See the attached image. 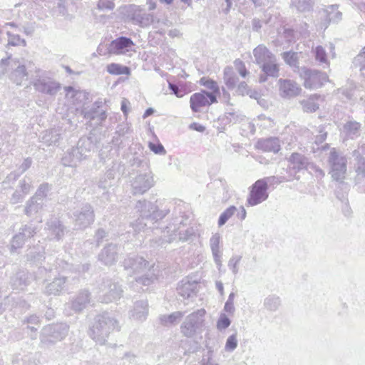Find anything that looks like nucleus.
I'll return each instance as SVG.
<instances>
[{
    "instance_id": "60",
    "label": "nucleus",
    "mask_w": 365,
    "mask_h": 365,
    "mask_svg": "<svg viewBox=\"0 0 365 365\" xmlns=\"http://www.w3.org/2000/svg\"><path fill=\"white\" fill-rule=\"evenodd\" d=\"M354 66L362 71L365 70V52L357 55L353 61Z\"/></svg>"
},
{
    "instance_id": "64",
    "label": "nucleus",
    "mask_w": 365,
    "mask_h": 365,
    "mask_svg": "<svg viewBox=\"0 0 365 365\" xmlns=\"http://www.w3.org/2000/svg\"><path fill=\"white\" fill-rule=\"evenodd\" d=\"M148 147L151 151H153L155 154L158 155H165L166 150L164 148L163 145L161 143H154L150 142L148 144Z\"/></svg>"
},
{
    "instance_id": "8",
    "label": "nucleus",
    "mask_w": 365,
    "mask_h": 365,
    "mask_svg": "<svg viewBox=\"0 0 365 365\" xmlns=\"http://www.w3.org/2000/svg\"><path fill=\"white\" fill-rule=\"evenodd\" d=\"M205 314V310L200 309L187 316L180 326L183 336L191 338L200 333L204 326Z\"/></svg>"
},
{
    "instance_id": "53",
    "label": "nucleus",
    "mask_w": 365,
    "mask_h": 365,
    "mask_svg": "<svg viewBox=\"0 0 365 365\" xmlns=\"http://www.w3.org/2000/svg\"><path fill=\"white\" fill-rule=\"evenodd\" d=\"M220 234L215 233L210 240V246L212 255L222 253L220 250Z\"/></svg>"
},
{
    "instance_id": "7",
    "label": "nucleus",
    "mask_w": 365,
    "mask_h": 365,
    "mask_svg": "<svg viewBox=\"0 0 365 365\" xmlns=\"http://www.w3.org/2000/svg\"><path fill=\"white\" fill-rule=\"evenodd\" d=\"M187 219H184L183 216L181 217V220L176 217L174 219L173 223L165 228L164 232H166L168 234L170 232V235L168 236V240H167L168 242H173L177 237L179 241L186 242L194 236L195 230L192 227H187L185 228L187 225Z\"/></svg>"
},
{
    "instance_id": "36",
    "label": "nucleus",
    "mask_w": 365,
    "mask_h": 365,
    "mask_svg": "<svg viewBox=\"0 0 365 365\" xmlns=\"http://www.w3.org/2000/svg\"><path fill=\"white\" fill-rule=\"evenodd\" d=\"M61 138V133H60V130L54 128L50 130H46L43 133L41 137V143L48 146L55 145L58 143Z\"/></svg>"
},
{
    "instance_id": "40",
    "label": "nucleus",
    "mask_w": 365,
    "mask_h": 365,
    "mask_svg": "<svg viewBox=\"0 0 365 365\" xmlns=\"http://www.w3.org/2000/svg\"><path fill=\"white\" fill-rule=\"evenodd\" d=\"M106 70L110 74L113 75H129L130 73V69L129 67L115 63L108 64Z\"/></svg>"
},
{
    "instance_id": "25",
    "label": "nucleus",
    "mask_w": 365,
    "mask_h": 365,
    "mask_svg": "<svg viewBox=\"0 0 365 365\" xmlns=\"http://www.w3.org/2000/svg\"><path fill=\"white\" fill-rule=\"evenodd\" d=\"M46 229L48 231L49 237L53 239L59 240L64 235L65 227L56 217H52L47 222Z\"/></svg>"
},
{
    "instance_id": "9",
    "label": "nucleus",
    "mask_w": 365,
    "mask_h": 365,
    "mask_svg": "<svg viewBox=\"0 0 365 365\" xmlns=\"http://www.w3.org/2000/svg\"><path fill=\"white\" fill-rule=\"evenodd\" d=\"M328 163L331 167L332 179L337 182H342L346 172L347 160L346 157L334 148L330 151Z\"/></svg>"
},
{
    "instance_id": "12",
    "label": "nucleus",
    "mask_w": 365,
    "mask_h": 365,
    "mask_svg": "<svg viewBox=\"0 0 365 365\" xmlns=\"http://www.w3.org/2000/svg\"><path fill=\"white\" fill-rule=\"evenodd\" d=\"M72 218L75 222V226L78 229L88 227L95 220L93 207L89 203L83 204L81 207L73 212Z\"/></svg>"
},
{
    "instance_id": "61",
    "label": "nucleus",
    "mask_w": 365,
    "mask_h": 365,
    "mask_svg": "<svg viewBox=\"0 0 365 365\" xmlns=\"http://www.w3.org/2000/svg\"><path fill=\"white\" fill-rule=\"evenodd\" d=\"M237 334H233L227 338L225 349L227 351H232L237 348Z\"/></svg>"
},
{
    "instance_id": "41",
    "label": "nucleus",
    "mask_w": 365,
    "mask_h": 365,
    "mask_svg": "<svg viewBox=\"0 0 365 365\" xmlns=\"http://www.w3.org/2000/svg\"><path fill=\"white\" fill-rule=\"evenodd\" d=\"M38 228V226L36 225L33 222H29L24 225L19 229V232L21 235L28 240L34 236V235L37 232Z\"/></svg>"
},
{
    "instance_id": "59",
    "label": "nucleus",
    "mask_w": 365,
    "mask_h": 365,
    "mask_svg": "<svg viewBox=\"0 0 365 365\" xmlns=\"http://www.w3.org/2000/svg\"><path fill=\"white\" fill-rule=\"evenodd\" d=\"M230 324L229 317L225 314H221L217 322V327L219 330H224L229 327Z\"/></svg>"
},
{
    "instance_id": "49",
    "label": "nucleus",
    "mask_w": 365,
    "mask_h": 365,
    "mask_svg": "<svg viewBox=\"0 0 365 365\" xmlns=\"http://www.w3.org/2000/svg\"><path fill=\"white\" fill-rule=\"evenodd\" d=\"M19 177V174H17L16 171L9 173L4 180L1 182L2 190H6L13 187L16 181Z\"/></svg>"
},
{
    "instance_id": "57",
    "label": "nucleus",
    "mask_w": 365,
    "mask_h": 365,
    "mask_svg": "<svg viewBox=\"0 0 365 365\" xmlns=\"http://www.w3.org/2000/svg\"><path fill=\"white\" fill-rule=\"evenodd\" d=\"M200 83L201 85L205 86L208 89L212 90L213 93H219V87L215 81L206 78H202L200 81Z\"/></svg>"
},
{
    "instance_id": "44",
    "label": "nucleus",
    "mask_w": 365,
    "mask_h": 365,
    "mask_svg": "<svg viewBox=\"0 0 365 365\" xmlns=\"http://www.w3.org/2000/svg\"><path fill=\"white\" fill-rule=\"evenodd\" d=\"M282 57L287 64L291 67L297 68L299 73L298 53L294 51H286L282 53Z\"/></svg>"
},
{
    "instance_id": "28",
    "label": "nucleus",
    "mask_w": 365,
    "mask_h": 365,
    "mask_svg": "<svg viewBox=\"0 0 365 365\" xmlns=\"http://www.w3.org/2000/svg\"><path fill=\"white\" fill-rule=\"evenodd\" d=\"M257 147L264 152L277 153L281 149L280 140L274 137L261 139L257 141Z\"/></svg>"
},
{
    "instance_id": "30",
    "label": "nucleus",
    "mask_w": 365,
    "mask_h": 365,
    "mask_svg": "<svg viewBox=\"0 0 365 365\" xmlns=\"http://www.w3.org/2000/svg\"><path fill=\"white\" fill-rule=\"evenodd\" d=\"M90 302V292L86 289L81 290L72 301L71 308L75 312H81L83 309L86 308Z\"/></svg>"
},
{
    "instance_id": "37",
    "label": "nucleus",
    "mask_w": 365,
    "mask_h": 365,
    "mask_svg": "<svg viewBox=\"0 0 365 365\" xmlns=\"http://www.w3.org/2000/svg\"><path fill=\"white\" fill-rule=\"evenodd\" d=\"M43 206V202H42V200H38L36 199V197H31L30 200L26 202L24 213L29 217L32 216L41 210Z\"/></svg>"
},
{
    "instance_id": "55",
    "label": "nucleus",
    "mask_w": 365,
    "mask_h": 365,
    "mask_svg": "<svg viewBox=\"0 0 365 365\" xmlns=\"http://www.w3.org/2000/svg\"><path fill=\"white\" fill-rule=\"evenodd\" d=\"M163 232V238L160 237L158 238L153 239L150 240V246L153 248H158L163 247L166 243H169L167 240H168V236L170 235V233H167L166 232Z\"/></svg>"
},
{
    "instance_id": "51",
    "label": "nucleus",
    "mask_w": 365,
    "mask_h": 365,
    "mask_svg": "<svg viewBox=\"0 0 365 365\" xmlns=\"http://www.w3.org/2000/svg\"><path fill=\"white\" fill-rule=\"evenodd\" d=\"M236 207L232 205L227 208L220 215L218 220V225L220 227L224 225L227 220L235 214L236 212Z\"/></svg>"
},
{
    "instance_id": "16",
    "label": "nucleus",
    "mask_w": 365,
    "mask_h": 365,
    "mask_svg": "<svg viewBox=\"0 0 365 365\" xmlns=\"http://www.w3.org/2000/svg\"><path fill=\"white\" fill-rule=\"evenodd\" d=\"M134 46L130 38L120 36L112 41L107 48L108 53L110 54H124L131 50Z\"/></svg>"
},
{
    "instance_id": "21",
    "label": "nucleus",
    "mask_w": 365,
    "mask_h": 365,
    "mask_svg": "<svg viewBox=\"0 0 365 365\" xmlns=\"http://www.w3.org/2000/svg\"><path fill=\"white\" fill-rule=\"evenodd\" d=\"M31 188V180L29 178L25 177L19 182V186L11 195L10 202L16 204L21 202L25 196L30 192Z\"/></svg>"
},
{
    "instance_id": "56",
    "label": "nucleus",
    "mask_w": 365,
    "mask_h": 365,
    "mask_svg": "<svg viewBox=\"0 0 365 365\" xmlns=\"http://www.w3.org/2000/svg\"><path fill=\"white\" fill-rule=\"evenodd\" d=\"M311 174L314 175L316 178L318 180H322L324 175L325 173L323 170H322L319 166L313 163H309L307 170Z\"/></svg>"
},
{
    "instance_id": "45",
    "label": "nucleus",
    "mask_w": 365,
    "mask_h": 365,
    "mask_svg": "<svg viewBox=\"0 0 365 365\" xmlns=\"http://www.w3.org/2000/svg\"><path fill=\"white\" fill-rule=\"evenodd\" d=\"M338 5L334 4L329 6L326 10L327 19L329 22L336 23L341 19L342 14L337 11Z\"/></svg>"
},
{
    "instance_id": "15",
    "label": "nucleus",
    "mask_w": 365,
    "mask_h": 365,
    "mask_svg": "<svg viewBox=\"0 0 365 365\" xmlns=\"http://www.w3.org/2000/svg\"><path fill=\"white\" fill-rule=\"evenodd\" d=\"M120 247L113 243L106 245L98 256V260L106 266L115 264L118 259Z\"/></svg>"
},
{
    "instance_id": "34",
    "label": "nucleus",
    "mask_w": 365,
    "mask_h": 365,
    "mask_svg": "<svg viewBox=\"0 0 365 365\" xmlns=\"http://www.w3.org/2000/svg\"><path fill=\"white\" fill-rule=\"evenodd\" d=\"M361 125L356 120H348L343 125V132L347 138L354 139L360 135Z\"/></svg>"
},
{
    "instance_id": "58",
    "label": "nucleus",
    "mask_w": 365,
    "mask_h": 365,
    "mask_svg": "<svg viewBox=\"0 0 365 365\" xmlns=\"http://www.w3.org/2000/svg\"><path fill=\"white\" fill-rule=\"evenodd\" d=\"M168 88L172 93L175 95L178 98H181L185 94V91L182 86L168 82Z\"/></svg>"
},
{
    "instance_id": "11",
    "label": "nucleus",
    "mask_w": 365,
    "mask_h": 365,
    "mask_svg": "<svg viewBox=\"0 0 365 365\" xmlns=\"http://www.w3.org/2000/svg\"><path fill=\"white\" fill-rule=\"evenodd\" d=\"M137 212L140 213V218L132 222V227L135 232H139L145 230L148 227V218L150 213L153 212L156 205L145 200H138L135 207Z\"/></svg>"
},
{
    "instance_id": "14",
    "label": "nucleus",
    "mask_w": 365,
    "mask_h": 365,
    "mask_svg": "<svg viewBox=\"0 0 365 365\" xmlns=\"http://www.w3.org/2000/svg\"><path fill=\"white\" fill-rule=\"evenodd\" d=\"M217 102L216 95L205 91L193 93L190 98V108L195 112L200 111V108Z\"/></svg>"
},
{
    "instance_id": "2",
    "label": "nucleus",
    "mask_w": 365,
    "mask_h": 365,
    "mask_svg": "<svg viewBox=\"0 0 365 365\" xmlns=\"http://www.w3.org/2000/svg\"><path fill=\"white\" fill-rule=\"evenodd\" d=\"M119 322L108 312L97 314L88 331V336L98 344L105 345L112 331L119 330Z\"/></svg>"
},
{
    "instance_id": "17",
    "label": "nucleus",
    "mask_w": 365,
    "mask_h": 365,
    "mask_svg": "<svg viewBox=\"0 0 365 365\" xmlns=\"http://www.w3.org/2000/svg\"><path fill=\"white\" fill-rule=\"evenodd\" d=\"M34 276L26 270H19L10 279V284L14 290L23 291L34 280Z\"/></svg>"
},
{
    "instance_id": "35",
    "label": "nucleus",
    "mask_w": 365,
    "mask_h": 365,
    "mask_svg": "<svg viewBox=\"0 0 365 365\" xmlns=\"http://www.w3.org/2000/svg\"><path fill=\"white\" fill-rule=\"evenodd\" d=\"M28 71L26 66L24 64L18 65L10 75L11 80L16 85H21L24 81L28 79Z\"/></svg>"
},
{
    "instance_id": "13",
    "label": "nucleus",
    "mask_w": 365,
    "mask_h": 365,
    "mask_svg": "<svg viewBox=\"0 0 365 365\" xmlns=\"http://www.w3.org/2000/svg\"><path fill=\"white\" fill-rule=\"evenodd\" d=\"M155 181L151 171L139 174L131 181V192L133 195H143L149 190Z\"/></svg>"
},
{
    "instance_id": "52",
    "label": "nucleus",
    "mask_w": 365,
    "mask_h": 365,
    "mask_svg": "<svg viewBox=\"0 0 365 365\" xmlns=\"http://www.w3.org/2000/svg\"><path fill=\"white\" fill-rule=\"evenodd\" d=\"M6 34L8 36V45L12 46H26V42L24 38H21L18 34H13L10 31H7Z\"/></svg>"
},
{
    "instance_id": "38",
    "label": "nucleus",
    "mask_w": 365,
    "mask_h": 365,
    "mask_svg": "<svg viewBox=\"0 0 365 365\" xmlns=\"http://www.w3.org/2000/svg\"><path fill=\"white\" fill-rule=\"evenodd\" d=\"M312 53L314 57L315 61L324 68L329 66V62L327 58V55L325 49L322 46H317L312 48Z\"/></svg>"
},
{
    "instance_id": "20",
    "label": "nucleus",
    "mask_w": 365,
    "mask_h": 365,
    "mask_svg": "<svg viewBox=\"0 0 365 365\" xmlns=\"http://www.w3.org/2000/svg\"><path fill=\"white\" fill-rule=\"evenodd\" d=\"M280 95L282 97L292 98L297 96L301 91L299 85L292 80L280 78L278 81Z\"/></svg>"
},
{
    "instance_id": "50",
    "label": "nucleus",
    "mask_w": 365,
    "mask_h": 365,
    "mask_svg": "<svg viewBox=\"0 0 365 365\" xmlns=\"http://www.w3.org/2000/svg\"><path fill=\"white\" fill-rule=\"evenodd\" d=\"M51 190V185L48 183H43L40 185L38 188L37 189L35 195L33 196L36 197V199L38 200H42L43 202V199L47 197L48 192Z\"/></svg>"
},
{
    "instance_id": "18",
    "label": "nucleus",
    "mask_w": 365,
    "mask_h": 365,
    "mask_svg": "<svg viewBox=\"0 0 365 365\" xmlns=\"http://www.w3.org/2000/svg\"><path fill=\"white\" fill-rule=\"evenodd\" d=\"M101 106L102 102L98 101L93 103L92 107L89 109L84 107L81 113L85 119L89 120L97 119L99 123H101L107 118L106 111L100 109Z\"/></svg>"
},
{
    "instance_id": "62",
    "label": "nucleus",
    "mask_w": 365,
    "mask_h": 365,
    "mask_svg": "<svg viewBox=\"0 0 365 365\" xmlns=\"http://www.w3.org/2000/svg\"><path fill=\"white\" fill-rule=\"evenodd\" d=\"M241 259L242 256L235 255L232 257L228 262V267L234 274H237L238 273L239 269L237 266Z\"/></svg>"
},
{
    "instance_id": "5",
    "label": "nucleus",
    "mask_w": 365,
    "mask_h": 365,
    "mask_svg": "<svg viewBox=\"0 0 365 365\" xmlns=\"http://www.w3.org/2000/svg\"><path fill=\"white\" fill-rule=\"evenodd\" d=\"M98 299L103 303H110L120 299L123 290L118 282L110 278H103L95 289Z\"/></svg>"
},
{
    "instance_id": "22",
    "label": "nucleus",
    "mask_w": 365,
    "mask_h": 365,
    "mask_svg": "<svg viewBox=\"0 0 365 365\" xmlns=\"http://www.w3.org/2000/svg\"><path fill=\"white\" fill-rule=\"evenodd\" d=\"M198 284L196 281L188 278L181 280L178 285L177 292L183 299L191 298L195 296Z\"/></svg>"
},
{
    "instance_id": "3",
    "label": "nucleus",
    "mask_w": 365,
    "mask_h": 365,
    "mask_svg": "<svg viewBox=\"0 0 365 365\" xmlns=\"http://www.w3.org/2000/svg\"><path fill=\"white\" fill-rule=\"evenodd\" d=\"M33 86L36 91L51 97L56 96L61 88V83L51 77L48 71L37 68L33 75Z\"/></svg>"
},
{
    "instance_id": "1",
    "label": "nucleus",
    "mask_w": 365,
    "mask_h": 365,
    "mask_svg": "<svg viewBox=\"0 0 365 365\" xmlns=\"http://www.w3.org/2000/svg\"><path fill=\"white\" fill-rule=\"evenodd\" d=\"M122 266L130 277L145 272L141 276L134 277L137 284L148 286L156 279L153 265H150L149 262L140 256L128 255L122 262Z\"/></svg>"
},
{
    "instance_id": "43",
    "label": "nucleus",
    "mask_w": 365,
    "mask_h": 365,
    "mask_svg": "<svg viewBox=\"0 0 365 365\" xmlns=\"http://www.w3.org/2000/svg\"><path fill=\"white\" fill-rule=\"evenodd\" d=\"M291 6L299 12L309 11L312 9V0H292Z\"/></svg>"
},
{
    "instance_id": "46",
    "label": "nucleus",
    "mask_w": 365,
    "mask_h": 365,
    "mask_svg": "<svg viewBox=\"0 0 365 365\" xmlns=\"http://www.w3.org/2000/svg\"><path fill=\"white\" fill-rule=\"evenodd\" d=\"M281 304V300L279 297L276 295H269L265 298L264 302V307L269 310L274 312L278 309Z\"/></svg>"
},
{
    "instance_id": "23",
    "label": "nucleus",
    "mask_w": 365,
    "mask_h": 365,
    "mask_svg": "<svg viewBox=\"0 0 365 365\" xmlns=\"http://www.w3.org/2000/svg\"><path fill=\"white\" fill-rule=\"evenodd\" d=\"M262 73L259 77V81L264 83L267 80V77L276 78L279 76V68L277 63L276 57L271 60L270 62L267 61L265 63L259 66Z\"/></svg>"
},
{
    "instance_id": "63",
    "label": "nucleus",
    "mask_w": 365,
    "mask_h": 365,
    "mask_svg": "<svg viewBox=\"0 0 365 365\" xmlns=\"http://www.w3.org/2000/svg\"><path fill=\"white\" fill-rule=\"evenodd\" d=\"M93 237L96 242V246L98 247L108 237V232L103 228H99L96 230Z\"/></svg>"
},
{
    "instance_id": "29",
    "label": "nucleus",
    "mask_w": 365,
    "mask_h": 365,
    "mask_svg": "<svg viewBox=\"0 0 365 365\" xmlns=\"http://www.w3.org/2000/svg\"><path fill=\"white\" fill-rule=\"evenodd\" d=\"M253 55L257 64L261 66L267 61L270 62L275 56L263 44L257 46L253 50Z\"/></svg>"
},
{
    "instance_id": "48",
    "label": "nucleus",
    "mask_w": 365,
    "mask_h": 365,
    "mask_svg": "<svg viewBox=\"0 0 365 365\" xmlns=\"http://www.w3.org/2000/svg\"><path fill=\"white\" fill-rule=\"evenodd\" d=\"M168 214V212H165L163 210H158L157 207L153 210V212H151L150 213L149 217L148 218V227H145V229H151V226L149 225V224H154L155 222H157L158 220H161L164 218L166 215Z\"/></svg>"
},
{
    "instance_id": "27",
    "label": "nucleus",
    "mask_w": 365,
    "mask_h": 365,
    "mask_svg": "<svg viewBox=\"0 0 365 365\" xmlns=\"http://www.w3.org/2000/svg\"><path fill=\"white\" fill-rule=\"evenodd\" d=\"M288 161L294 173H298L302 170H307L310 163L308 158L299 153H293L288 158Z\"/></svg>"
},
{
    "instance_id": "32",
    "label": "nucleus",
    "mask_w": 365,
    "mask_h": 365,
    "mask_svg": "<svg viewBox=\"0 0 365 365\" xmlns=\"http://www.w3.org/2000/svg\"><path fill=\"white\" fill-rule=\"evenodd\" d=\"M80 155L84 160L88 158L92 150L94 148V144L91 137H83L79 139L76 147Z\"/></svg>"
},
{
    "instance_id": "42",
    "label": "nucleus",
    "mask_w": 365,
    "mask_h": 365,
    "mask_svg": "<svg viewBox=\"0 0 365 365\" xmlns=\"http://www.w3.org/2000/svg\"><path fill=\"white\" fill-rule=\"evenodd\" d=\"M317 96L316 95L300 101L304 112L312 113L319 108V104L315 102Z\"/></svg>"
},
{
    "instance_id": "39",
    "label": "nucleus",
    "mask_w": 365,
    "mask_h": 365,
    "mask_svg": "<svg viewBox=\"0 0 365 365\" xmlns=\"http://www.w3.org/2000/svg\"><path fill=\"white\" fill-rule=\"evenodd\" d=\"M224 82L228 89L232 90L235 88L239 81L237 76L232 71V68L226 67L224 70Z\"/></svg>"
},
{
    "instance_id": "54",
    "label": "nucleus",
    "mask_w": 365,
    "mask_h": 365,
    "mask_svg": "<svg viewBox=\"0 0 365 365\" xmlns=\"http://www.w3.org/2000/svg\"><path fill=\"white\" fill-rule=\"evenodd\" d=\"M26 239L24 237V235H21L20 232L15 235L11 240V251L13 252L14 250H16L18 248L21 247Z\"/></svg>"
},
{
    "instance_id": "4",
    "label": "nucleus",
    "mask_w": 365,
    "mask_h": 365,
    "mask_svg": "<svg viewBox=\"0 0 365 365\" xmlns=\"http://www.w3.org/2000/svg\"><path fill=\"white\" fill-rule=\"evenodd\" d=\"M276 180L277 183L287 181L284 177L276 178L275 176L267 177L257 180L252 185L250 195L247 197L248 205L250 206H255L265 201L269 197V193L267 192L268 183L274 182Z\"/></svg>"
},
{
    "instance_id": "47",
    "label": "nucleus",
    "mask_w": 365,
    "mask_h": 365,
    "mask_svg": "<svg viewBox=\"0 0 365 365\" xmlns=\"http://www.w3.org/2000/svg\"><path fill=\"white\" fill-rule=\"evenodd\" d=\"M183 315L184 314L181 312H175L169 315H163L160 319L163 325L173 324L178 322Z\"/></svg>"
},
{
    "instance_id": "33",
    "label": "nucleus",
    "mask_w": 365,
    "mask_h": 365,
    "mask_svg": "<svg viewBox=\"0 0 365 365\" xmlns=\"http://www.w3.org/2000/svg\"><path fill=\"white\" fill-rule=\"evenodd\" d=\"M79 155L78 150L75 147H73L68 149L64 154L61 159L62 163L65 166L76 167L78 163L83 160Z\"/></svg>"
},
{
    "instance_id": "19",
    "label": "nucleus",
    "mask_w": 365,
    "mask_h": 365,
    "mask_svg": "<svg viewBox=\"0 0 365 365\" xmlns=\"http://www.w3.org/2000/svg\"><path fill=\"white\" fill-rule=\"evenodd\" d=\"M48 263L51 264V262L54 261L52 257H48ZM56 264H53L52 266L55 267V269L58 271H67V270H75V272L81 273H85L90 269L91 264L85 263L83 264H78L73 266V264H68L63 259H56L55 260Z\"/></svg>"
},
{
    "instance_id": "24",
    "label": "nucleus",
    "mask_w": 365,
    "mask_h": 365,
    "mask_svg": "<svg viewBox=\"0 0 365 365\" xmlns=\"http://www.w3.org/2000/svg\"><path fill=\"white\" fill-rule=\"evenodd\" d=\"M148 315V303L147 300H139L134 303L133 308L130 311V318L143 322Z\"/></svg>"
},
{
    "instance_id": "6",
    "label": "nucleus",
    "mask_w": 365,
    "mask_h": 365,
    "mask_svg": "<svg viewBox=\"0 0 365 365\" xmlns=\"http://www.w3.org/2000/svg\"><path fill=\"white\" fill-rule=\"evenodd\" d=\"M69 327L65 323L48 324L43 327L40 334V341L43 346H49L66 338Z\"/></svg>"
},
{
    "instance_id": "31",
    "label": "nucleus",
    "mask_w": 365,
    "mask_h": 365,
    "mask_svg": "<svg viewBox=\"0 0 365 365\" xmlns=\"http://www.w3.org/2000/svg\"><path fill=\"white\" fill-rule=\"evenodd\" d=\"M131 20L136 25L146 27L153 22V16L150 14L143 12L141 9H138L132 14Z\"/></svg>"
},
{
    "instance_id": "10",
    "label": "nucleus",
    "mask_w": 365,
    "mask_h": 365,
    "mask_svg": "<svg viewBox=\"0 0 365 365\" xmlns=\"http://www.w3.org/2000/svg\"><path fill=\"white\" fill-rule=\"evenodd\" d=\"M299 75L304 80V87L310 89L320 88L328 81L326 73L306 67L299 68Z\"/></svg>"
},
{
    "instance_id": "26",
    "label": "nucleus",
    "mask_w": 365,
    "mask_h": 365,
    "mask_svg": "<svg viewBox=\"0 0 365 365\" xmlns=\"http://www.w3.org/2000/svg\"><path fill=\"white\" fill-rule=\"evenodd\" d=\"M67 278L66 276L55 277L46 286L44 292L48 295H59L66 287Z\"/></svg>"
}]
</instances>
